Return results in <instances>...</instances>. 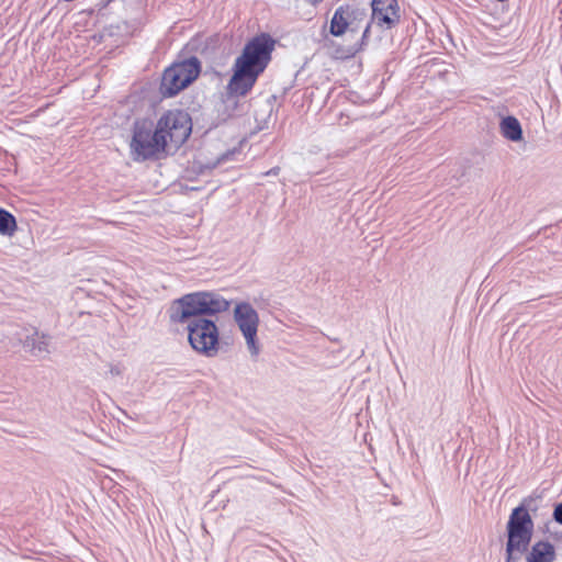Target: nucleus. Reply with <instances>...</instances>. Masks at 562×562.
Returning <instances> with one entry per match:
<instances>
[{
    "mask_svg": "<svg viewBox=\"0 0 562 562\" xmlns=\"http://www.w3.org/2000/svg\"><path fill=\"white\" fill-rule=\"evenodd\" d=\"M322 0H314V2H321Z\"/></svg>",
    "mask_w": 562,
    "mask_h": 562,
    "instance_id": "nucleus-16",
    "label": "nucleus"
},
{
    "mask_svg": "<svg viewBox=\"0 0 562 562\" xmlns=\"http://www.w3.org/2000/svg\"><path fill=\"white\" fill-rule=\"evenodd\" d=\"M156 128L146 120L137 121L134 125L131 140V151L134 160H145L164 153Z\"/></svg>",
    "mask_w": 562,
    "mask_h": 562,
    "instance_id": "nucleus-7",
    "label": "nucleus"
},
{
    "mask_svg": "<svg viewBox=\"0 0 562 562\" xmlns=\"http://www.w3.org/2000/svg\"><path fill=\"white\" fill-rule=\"evenodd\" d=\"M274 44L269 35L261 34L245 45L234 63L233 76L227 85L229 95L244 97L252 89L271 59Z\"/></svg>",
    "mask_w": 562,
    "mask_h": 562,
    "instance_id": "nucleus-2",
    "label": "nucleus"
},
{
    "mask_svg": "<svg viewBox=\"0 0 562 562\" xmlns=\"http://www.w3.org/2000/svg\"><path fill=\"white\" fill-rule=\"evenodd\" d=\"M533 532V521L528 510L515 508L507 522L506 562H517L527 550Z\"/></svg>",
    "mask_w": 562,
    "mask_h": 562,
    "instance_id": "nucleus-5",
    "label": "nucleus"
},
{
    "mask_svg": "<svg viewBox=\"0 0 562 562\" xmlns=\"http://www.w3.org/2000/svg\"><path fill=\"white\" fill-rule=\"evenodd\" d=\"M362 30L359 43L355 52L368 45L371 38V24L366 8L357 3H345L339 5L330 20L329 32L333 36L340 37L346 33H357Z\"/></svg>",
    "mask_w": 562,
    "mask_h": 562,
    "instance_id": "nucleus-3",
    "label": "nucleus"
},
{
    "mask_svg": "<svg viewBox=\"0 0 562 562\" xmlns=\"http://www.w3.org/2000/svg\"><path fill=\"white\" fill-rule=\"evenodd\" d=\"M200 72V63L196 58H190L180 64H175L165 70L161 79V93L167 97L177 94L190 85Z\"/></svg>",
    "mask_w": 562,
    "mask_h": 562,
    "instance_id": "nucleus-8",
    "label": "nucleus"
},
{
    "mask_svg": "<svg viewBox=\"0 0 562 562\" xmlns=\"http://www.w3.org/2000/svg\"><path fill=\"white\" fill-rule=\"evenodd\" d=\"M499 130L502 135L512 142H519L522 138L521 125L514 116L504 117L501 121Z\"/></svg>",
    "mask_w": 562,
    "mask_h": 562,
    "instance_id": "nucleus-12",
    "label": "nucleus"
},
{
    "mask_svg": "<svg viewBox=\"0 0 562 562\" xmlns=\"http://www.w3.org/2000/svg\"><path fill=\"white\" fill-rule=\"evenodd\" d=\"M23 349L32 357L45 358L49 353V338L44 334L34 331L23 340Z\"/></svg>",
    "mask_w": 562,
    "mask_h": 562,
    "instance_id": "nucleus-10",
    "label": "nucleus"
},
{
    "mask_svg": "<svg viewBox=\"0 0 562 562\" xmlns=\"http://www.w3.org/2000/svg\"><path fill=\"white\" fill-rule=\"evenodd\" d=\"M233 318L241 333L247 350L251 357H257L260 352L258 340L259 314L248 302H237L233 311Z\"/></svg>",
    "mask_w": 562,
    "mask_h": 562,
    "instance_id": "nucleus-6",
    "label": "nucleus"
},
{
    "mask_svg": "<svg viewBox=\"0 0 562 562\" xmlns=\"http://www.w3.org/2000/svg\"><path fill=\"white\" fill-rule=\"evenodd\" d=\"M229 308V302L214 292H194L175 300L168 316L172 324H187L190 346L205 357L218 352V328L207 318Z\"/></svg>",
    "mask_w": 562,
    "mask_h": 562,
    "instance_id": "nucleus-1",
    "label": "nucleus"
},
{
    "mask_svg": "<svg viewBox=\"0 0 562 562\" xmlns=\"http://www.w3.org/2000/svg\"><path fill=\"white\" fill-rule=\"evenodd\" d=\"M155 128L164 147V153L171 154L190 136L192 122L188 113L173 110L165 113L158 120Z\"/></svg>",
    "mask_w": 562,
    "mask_h": 562,
    "instance_id": "nucleus-4",
    "label": "nucleus"
},
{
    "mask_svg": "<svg viewBox=\"0 0 562 562\" xmlns=\"http://www.w3.org/2000/svg\"><path fill=\"white\" fill-rule=\"evenodd\" d=\"M371 26L375 25L381 30H391L400 22V8L397 0H371Z\"/></svg>",
    "mask_w": 562,
    "mask_h": 562,
    "instance_id": "nucleus-9",
    "label": "nucleus"
},
{
    "mask_svg": "<svg viewBox=\"0 0 562 562\" xmlns=\"http://www.w3.org/2000/svg\"><path fill=\"white\" fill-rule=\"evenodd\" d=\"M278 172H279V168L277 167V168H272L271 170H269L266 175L267 176H270V175L276 176V175H278Z\"/></svg>",
    "mask_w": 562,
    "mask_h": 562,
    "instance_id": "nucleus-15",
    "label": "nucleus"
},
{
    "mask_svg": "<svg viewBox=\"0 0 562 562\" xmlns=\"http://www.w3.org/2000/svg\"><path fill=\"white\" fill-rule=\"evenodd\" d=\"M553 517L559 524H562V503L555 507Z\"/></svg>",
    "mask_w": 562,
    "mask_h": 562,
    "instance_id": "nucleus-14",
    "label": "nucleus"
},
{
    "mask_svg": "<svg viewBox=\"0 0 562 562\" xmlns=\"http://www.w3.org/2000/svg\"><path fill=\"white\" fill-rule=\"evenodd\" d=\"M16 231V222L12 214L3 209H0V234L4 236H12Z\"/></svg>",
    "mask_w": 562,
    "mask_h": 562,
    "instance_id": "nucleus-13",
    "label": "nucleus"
},
{
    "mask_svg": "<svg viewBox=\"0 0 562 562\" xmlns=\"http://www.w3.org/2000/svg\"><path fill=\"white\" fill-rule=\"evenodd\" d=\"M554 558V547L548 541H539L531 547L526 560L527 562H553Z\"/></svg>",
    "mask_w": 562,
    "mask_h": 562,
    "instance_id": "nucleus-11",
    "label": "nucleus"
}]
</instances>
